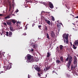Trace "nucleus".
Returning <instances> with one entry per match:
<instances>
[{"instance_id":"nucleus-1","label":"nucleus","mask_w":78,"mask_h":78,"mask_svg":"<svg viewBox=\"0 0 78 78\" xmlns=\"http://www.w3.org/2000/svg\"><path fill=\"white\" fill-rule=\"evenodd\" d=\"M72 57L71 55H68V57H67V59H66V61H69V62L67 65V66L69 69H70V64H72V61L73 60Z\"/></svg>"},{"instance_id":"nucleus-2","label":"nucleus","mask_w":78,"mask_h":78,"mask_svg":"<svg viewBox=\"0 0 78 78\" xmlns=\"http://www.w3.org/2000/svg\"><path fill=\"white\" fill-rule=\"evenodd\" d=\"M27 60L29 62H32L34 61L33 58H32L31 56L30 55H27Z\"/></svg>"},{"instance_id":"nucleus-3","label":"nucleus","mask_w":78,"mask_h":78,"mask_svg":"<svg viewBox=\"0 0 78 78\" xmlns=\"http://www.w3.org/2000/svg\"><path fill=\"white\" fill-rule=\"evenodd\" d=\"M68 37H69L68 34H64L63 37L64 38V39H66V44H68V43H69V41H68Z\"/></svg>"},{"instance_id":"nucleus-4","label":"nucleus","mask_w":78,"mask_h":78,"mask_svg":"<svg viewBox=\"0 0 78 78\" xmlns=\"http://www.w3.org/2000/svg\"><path fill=\"white\" fill-rule=\"evenodd\" d=\"M48 4V5L49 6V8H50L51 9H53V8H54L53 5V4L51 3V2H49Z\"/></svg>"},{"instance_id":"nucleus-5","label":"nucleus","mask_w":78,"mask_h":78,"mask_svg":"<svg viewBox=\"0 0 78 78\" xmlns=\"http://www.w3.org/2000/svg\"><path fill=\"white\" fill-rule=\"evenodd\" d=\"M11 64H12V63H10V65H8L6 66H5V68H6V70H9V69L11 68V66H12Z\"/></svg>"},{"instance_id":"nucleus-6","label":"nucleus","mask_w":78,"mask_h":78,"mask_svg":"<svg viewBox=\"0 0 78 78\" xmlns=\"http://www.w3.org/2000/svg\"><path fill=\"white\" fill-rule=\"evenodd\" d=\"M51 37H52V38H54V37H55V33H54V32L53 31L51 32Z\"/></svg>"},{"instance_id":"nucleus-7","label":"nucleus","mask_w":78,"mask_h":78,"mask_svg":"<svg viewBox=\"0 0 78 78\" xmlns=\"http://www.w3.org/2000/svg\"><path fill=\"white\" fill-rule=\"evenodd\" d=\"M35 69L36 70L37 72H40L41 71V68L40 67H36L35 68Z\"/></svg>"},{"instance_id":"nucleus-8","label":"nucleus","mask_w":78,"mask_h":78,"mask_svg":"<svg viewBox=\"0 0 78 78\" xmlns=\"http://www.w3.org/2000/svg\"><path fill=\"white\" fill-rule=\"evenodd\" d=\"M11 22H12L13 23H15L17 22V20H16L12 19L10 20Z\"/></svg>"},{"instance_id":"nucleus-9","label":"nucleus","mask_w":78,"mask_h":78,"mask_svg":"<svg viewBox=\"0 0 78 78\" xmlns=\"http://www.w3.org/2000/svg\"><path fill=\"white\" fill-rule=\"evenodd\" d=\"M27 2L29 3V2H30V3H34L35 2V0H27Z\"/></svg>"},{"instance_id":"nucleus-10","label":"nucleus","mask_w":78,"mask_h":78,"mask_svg":"<svg viewBox=\"0 0 78 78\" xmlns=\"http://www.w3.org/2000/svg\"><path fill=\"white\" fill-rule=\"evenodd\" d=\"M45 21L46 22V23L48 24V25H50V21L49 20H48L47 19L45 20Z\"/></svg>"},{"instance_id":"nucleus-11","label":"nucleus","mask_w":78,"mask_h":78,"mask_svg":"<svg viewBox=\"0 0 78 78\" xmlns=\"http://www.w3.org/2000/svg\"><path fill=\"white\" fill-rule=\"evenodd\" d=\"M60 48V50L61 51L62 49H63V46L62 45H60L59 46Z\"/></svg>"},{"instance_id":"nucleus-12","label":"nucleus","mask_w":78,"mask_h":78,"mask_svg":"<svg viewBox=\"0 0 78 78\" xmlns=\"http://www.w3.org/2000/svg\"><path fill=\"white\" fill-rule=\"evenodd\" d=\"M12 33L11 31H9V37H12Z\"/></svg>"},{"instance_id":"nucleus-13","label":"nucleus","mask_w":78,"mask_h":78,"mask_svg":"<svg viewBox=\"0 0 78 78\" xmlns=\"http://www.w3.org/2000/svg\"><path fill=\"white\" fill-rule=\"evenodd\" d=\"M10 31H11L12 32V31H15V30H16V29H13V27H10Z\"/></svg>"},{"instance_id":"nucleus-14","label":"nucleus","mask_w":78,"mask_h":78,"mask_svg":"<svg viewBox=\"0 0 78 78\" xmlns=\"http://www.w3.org/2000/svg\"><path fill=\"white\" fill-rule=\"evenodd\" d=\"M51 54L49 53V52H48L47 53V58H49L50 56H51Z\"/></svg>"},{"instance_id":"nucleus-15","label":"nucleus","mask_w":78,"mask_h":78,"mask_svg":"<svg viewBox=\"0 0 78 78\" xmlns=\"http://www.w3.org/2000/svg\"><path fill=\"white\" fill-rule=\"evenodd\" d=\"M7 25H11L12 24V23H11V21H10L7 22Z\"/></svg>"},{"instance_id":"nucleus-16","label":"nucleus","mask_w":78,"mask_h":78,"mask_svg":"<svg viewBox=\"0 0 78 78\" xmlns=\"http://www.w3.org/2000/svg\"><path fill=\"white\" fill-rule=\"evenodd\" d=\"M56 63L57 64H59L60 63H61V61L57 59L56 61Z\"/></svg>"},{"instance_id":"nucleus-17","label":"nucleus","mask_w":78,"mask_h":78,"mask_svg":"<svg viewBox=\"0 0 78 78\" xmlns=\"http://www.w3.org/2000/svg\"><path fill=\"white\" fill-rule=\"evenodd\" d=\"M33 46L34 47V48H35V49H36L37 48V45L35 44H33Z\"/></svg>"},{"instance_id":"nucleus-18","label":"nucleus","mask_w":78,"mask_h":78,"mask_svg":"<svg viewBox=\"0 0 78 78\" xmlns=\"http://www.w3.org/2000/svg\"><path fill=\"white\" fill-rule=\"evenodd\" d=\"M9 2V6H12V4H11V2L10 1H8Z\"/></svg>"},{"instance_id":"nucleus-19","label":"nucleus","mask_w":78,"mask_h":78,"mask_svg":"<svg viewBox=\"0 0 78 78\" xmlns=\"http://www.w3.org/2000/svg\"><path fill=\"white\" fill-rule=\"evenodd\" d=\"M60 60L61 61V62H63V57L62 56H61V57H60Z\"/></svg>"},{"instance_id":"nucleus-20","label":"nucleus","mask_w":78,"mask_h":78,"mask_svg":"<svg viewBox=\"0 0 78 78\" xmlns=\"http://www.w3.org/2000/svg\"><path fill=\"white\" fill-rule=\"evenodd\" d=\"M74 44L75 45H76V46L77 45L78 46V41H75V42H74Z\"/></svg>"},{"instance_id":"nucleus-21","label":"nucleus","mask_w":78,"mask_h":78,"mask_svg":"<svg viewBox=\"0 0 78 78\" xmlns=\"http://www.w3.org/2000/svg\"><path fill=\"white\" fill-rule=\"evenodd\" d=\"M11 8H12V6H9V11H11Z\"/></svg>"},{"instance_id":"nucleus-22","label":"nucleus","mask_w":78,"mask_h":78,"mask_svg":"<svg viewBox=\"0 0 78 78\" xmlns=\"http://www.w3.org/2000/svg\"><path fill=\"white\" fill-rule=\"evenodd\" d=\"M9 18H10V16H7L5 17V19H9Z\"/></svg>"},{"instance_id":"nucleus-23","label":"nucleus","mask_w":78,"mask_h":78,"mask_svg":"<svg viewBox=\"0 0 78 78\" xmlns=\"http://www.w3.org/2000/svg\"><path fill=\"white\" fill-rule=\"evenodd\" d=\"M73 49H75V50L76 49V48H77V47H75V45L74 44H73Z\"/></svg>"},{"instance_id":"nucleus-24","label":"nucleus","mask_w":78,"mask_h":78,"mask_svg":"<svg viewBox=\"0 0 78 78\" xmlns=\"http://www.w3.org/2000/svg\"><path fill=\"white\" fill-rule=\"evenodd\" d=\"M57 26L58 28H60V27H61V25H60L59 24H58L57 25Z\"/></svg>"},{"instance_id":"nucleus-25","label":"nucleus","mask_w":78,"mask_h":78,"mask_svg":"<svg viewBox=\"0 0 78 78\" xmlns=\"http://www.w3.org/2000/svg\"><path fill=\"white\" fill-rule=\"evenodd\" d=\"M47 38L48 39H50V38L49 37V35H48V33H47Z\"/></svg>"},{"instance_id":"nucleus-26","label":"nucleus","mask_w":78,"mask_h":78,"mask_svg":"<svg viewBox=\"0 0 78 78\" xmlns=\"http://www.w3.org/2000/svg\"><path fill=\"white\" fill-rule=\"evenodd\" d=\"M56 49L57 51H58V52H59L60 50H59V47H57V48H56Z\"/></svg>"},{"instance_id":"nucleus-27","label":"nucleus","mask_w":78,"mask_h":78,"mask_svg":"<svg viewBox=\"0 0 78 78\" xmlns=\"http://www.w3.org/2000/svg\"><path fill=\"white\" fill-rule=\"evenodd\" d=\"M77 62V61L76 60H74V64H76Z\"/></svg>"},{"instance_id":"nucleus-28","label":"nucleus","mask_w":78,"mask_h":78,"mask_svg":"<svg viewBox=\"0 0 78 78\" xmlns=\"http://www.w3.org/2000/svg\"><path fill=\"white\" fill-rule=\"evenodd\" d=\"M74 60H77V58H76V56H74Z\"/></svg>"},{"instance_id":"nucleus-29","label":"nucleus","mask_w":78,"mask_h":78,"mask_svg":"<svg viewBox=\"0 0 78 78\" xmlns=\"http://www.w3.org/2000/svg\"><path fill=\"white\" fill-rule=\"evenodd\" d=\"M44 69H45L46 71H47V70H48V68L46 67V68H44Z\"/></svg>"},{"instance_id":"nucleus-30","label":"nucleus","mask_w":78,"mask_h":78,"mask_svg":"<svg viewBox=\"0 0 78 78\" xmlns=\"http://www.w3.org/2000/svg\"><path fill=\"white\" fill-rule=\"evenodd\" d=\"M45 30L46 31H47V30H48V28H47V26H46L45 27Z\"/></svg>"},{"instance_id":"nucleus-31","label":"nucleus","mask_w":78,"mask_h":78,"mask_svg":"<svg viewBox=\"0 0 78 78\" xmlns=\"http://www.w3.org/2000/svg\"><path fill=\"white\" fill-rule=\"evenodd\" d=\"M52 21H55V18H54V17H52Z\"/></svg>"},{"instance_id":"nucleus-32","label":"nucleus","mask_w":78,"mask_h":78,"mask_svg":"<svg viewBox=\"0 0 78 78\" xmlns=\"http://www.w3.org/2000/svg\"><path fill=\"white\" fill-rule=\"evenodd\" d=\"M8 34H9V33L8 32H6V35L7 36H8Z\"/></svg>"},{"instance_id":"nucleus-33","label":"nucleus","mask_w":78,"mask_h":78,"mask_svg":"<svg viewBox=\"0 0 78 78\" xmlns=\"http://www.w3.org/2000/svg\"><path fill=\"white\" fill-rule=\"evenodd\" d=\"M3 25H6V23H3Z\"/></svg>"},{"instance_id":"nucleus-34","label":"nucleus","mask_w":78,"mask_h":78,"mask_svg":"<svg viewBox=\"0 0 78 78\" xmlns=\"http://www.w3.org/2000/svg\"><path fill=\"white\" fill-rule=\"evenodd\" d=\"M38 75L39 76H40V77H41V74H40V73H38Z\"/></svg>"},{"instance_id":"nucleus-35","label":"nucleus","mask_w":78,"mask_h":78,"mask_svg":"<svg viewBox=\"0 0 78 78\" xmlns=\"http://www.w3.org/2000/svg\"><path fill=\"white\" fill-rule=\"evenodd\" d=\"M14 0H12V3L13 4L14 3Z\"/></svg>"},{"instance_id":"nucleus-36","label":"nucleus","mask_w":78,"mask_h":78,"mask_svg":"<svg viewBox=\"0 0 78 78\" xmlns=\"http://www.w3.org/2000/svg\"><path fill=\"white\" fill-rule=\"evenodd\" d=\"M41 25H39L38 26V27L40 29V28H41Z\"/></svg>"},{"instance_id":"nucleus-37","label":"nucleus","mask_w":78,"mask_h":78,"mask_svg":"<svg viewBox=\"0 0 78 78\" xmlns=\"http://www.w3.org/2000/svg\"><path fill=\"white\" fill-rule=\"evenodd\" d=\"M73 72H74V73H75V72H76V71H75V70H73Z\"/></svg>"},{"instance_id":"nucleus-38","label":"nucleus","mask_w":78,"mask_h":78,"mask_svg":"<svg viewBox=\"0 0 78 78\" xmlns=\"http://www.w3.org/2000/svg\"><path fill=\"white\" fill-rule=\"evenodd\" d=\"M43 12H44L43 11H42L41 12V15H42V13H43Z\"/></svg>"},{"instance_id":"nucleus-39","label":"nucleus","mask_w":78,"mask_h":78,"mask_svg":"<svg viewBox=\"0 0 78 78\" xmlns=\"http://www.w3.org/2000/svg\"><path fill=\"white\" fill-rule=\"evenodd\" d=\"M4 16V15L1 14H0V16L1 17H2V16Z\"/></svg>"},{"instance_id":"nucleus-40","label":"nucleus","mask_w":78,"mask_h":78,"mask_svg":"<svg viewBox=\"0 0 78 78\" xmlns=\"http://www.w3.org/2000/svg\"><path fill=\"white\" fill-rule=\"evenodd\" d=\"M65 39L64 40V43H66V39Z\"/></svg>"},{"instance_id":"nucleus-41","label":"nucleus","mask_w":78,"mask_h":78,"mask_svg":"<svg viewBox=\"0 0 78 78\" xmlns=\"http://www.w3.org/2000/svg\"><path fill=\"white\" fill-rule=\"evenodd\" d=\"M73 68V66L72 65L71 67V70H72Z\"/></svg>"},{"instance_id":"nucleus-42","label":"nucleus","mask_w":78,"mask_h":78,"mask_svg":"<svg viewBox=\"0 0 78 78\" xmlns=\"http://www.w3.org/2000/svg\"><path fill=\"white\" fill-rule=\"evenodd\" d=\"M58 24H60V25H62V26L63 25H62V23H58Z\"/></svg>"},{"instance_id":"nucleus-43","label":"nucleus","mask_w":78,"mask_h":78,"mask_svg":"<svg viewBox=\"0 0 78 78\" xmlns=\"http://www.w3.org/2000/svg\"><path fill=\"white\" fill-rule=\"evenodd\" d=\"M23 35H25V36H26V35H27V34H26V33H24V34H23Z\"/></svg>"},{"instance_id":"nucleus-44","label":"nucleus","mask_w":78,"mask_h":78,"mask_svg":"<svg viewBox=\"0 0 78 78\" xmlns=\"http://www.w3.org/2000/svg\"><path fill=\"white\" fill-rule=\"evenodd\" d=\"M66 75H67V76H68V77L70 76V75H69L68 74H66Z\"/></svg>"},{"instance_id":"nucleus-45","label":"nucleus","mask_w":78,"mask_h":78,"mask_svg":"<svg viewBox=\"0 0 78 78\" xmlns=\"http://www.w3.org/2000/svg\"><path fill=\"white\" fill-rule=\"evenodd\" d=\"M65 6L66 8H68V7H67L68 6L67 5V4H66Z\"/></svg>"},{"instance_id":"nucleus-46","label":"nucleus","mask_w":78,"mask_h":78,"mask_svg":"<svg viewBox=\"0 0 78 78\" xmlns=\"http://www.w3.org/2000/svg\"><path fill=\"white\" fill-rule=\"evenodd\" d=\"M3 73V71H1V72H0V74H1V73Z\"/></svg>"},{"instance_id":"nucleus-47","label":"nucleus","mask_w":78,"mask_h":78,"mask_svg":"<svg viewBox=\"0 0 78 78\" xmlns=\"http://www.w3.org/2000/svg\"><path fill=\"white\" fill-rule=\"evenodd\" d=\"M30 75L29 74L28 75V78H30Z\"/></svg>"},{"instance_id":"nucleus-48","label":"nucleus","mask_w":78,"mask_h":78,"mask_svg":"<svg viewBox=\"0 0 78 78\" xmlns=\"http://www.w3.org/2000/svg\"><path fill=\"white\" fill-rule=\"evenodd\" d=\"M75 18H76L77 19H78V16H77L76 17H75Z\"/></svg>"},{"instance_id":"nucleus-49","label":"nucleus","mask_w":78,"mask_h":78,"mask_svg":"<svg viewBox=\"0 0 78 78\" xmlns=\"http://www.w3.org/2000/svg\"><path fill=\"white\" fill-rule=\"evenodd\" d=\"M31 51H34V50L33 49H32L31 50Z\"/></svg>"},{"instance_id":"nucleus-50","label":"nucleus","mask_w":78,"mask_h":78,"mask_svg":"<svg viewBox=\"0 0 78 78\" xmlns=\"http://www.w3.org/2000/svg\"><path fill=\"white\" fill-rule=\"evenodd\" d=\"M19 11V10H16V12H18Z\"/></svg>"},{"instance_id":"nucleus-51","label":"nucleus","mask_w":78,"mask_h":78,"mask_svg":"<svg viewBox=\"0 0 78 78\" xmlns=\"http://www.w3.org/2000/svg\"><path fill=\"white\" fill-rule=\"evenodd\" d=\"M34 25H35L34 24H32V27H34Z\"/></svg>"},{"instance_id":"nucleus-52","label":"nucleus","mask_w":78,"mask_h":78,"mask_svg":"<svg viewBox=\"0 0 78 78\" xmlns=\"http://www.w3.org/2000/svg\"><path fill=\"white\" fill-rule=\"evenodd\" d=\"M14 3H13V4H12V6L13 7L14 6Z\"/></svg>"},{"instance_id":"nucleus-53","label":"nucleus","mask_w":78,"mask_h":78,"mask_svg":"<svg viewBox=\"0 0 78 78\" xmlns=\"http://www.w3.org/2000/svg\"><path fill=\"white\" fill-rule=\"evenodd\" d=\"M72 24H73V25H74V26H75V24H74V23H72Z\"/></svg>"},{"instance_id":"nucleus-54","label":"nucleus","mask_w":78,"mask_h":78,"mask_svg":"<svg viewBox=\"0 0 78 78\" xmlns=\"http://www.w3.org/2000/svg\"><path fill=\"white\" fill-rule=\"evenodd\" d=\"M0 34H1L2 36V34L0 33Z\"/></svg>"},{"instance_id":"nucleus-55","label":"nucleus","mask_w":78,"mask_h":78,"mask_svg":"<svg viewBox=\"0 0 78 78\" xmlns=\"http://www.w3.org/2000/svg\"><path fill=\"white\" fill-rule=\"evenodd\" d=\"M71 15H72V16L73 17H74V16L72 14H71Z\"/></svg>"},{"instance_id":"nucleus-56","label":"nucleus","mask_w":78,"mask_h":78,"mask_svg":"<svg viewBox=\"0 0 78 78\" xmlns=\"http://www.w3.org/2000/svg\"><path fill=\"white\" fill-rule=\"evenodd\" d=\"M70 44L71 45H72V43H70Z\"/></svg>"},{"instance_id":"nucleus-57","label":"nucleus","mask_w":78,"mask_h":78,"mask_svg":"<svg viewBox=\"0 0 78 78\" xmlns=\"http://www.w3.org/2000/svg\"><path fill=\"white\" fill-rule=\"evenodd\" d=\"M53 73H55V71H53Z\"/></svg>"},{"instance_id":"nucleus-58","label":"nucleus","mask_w":78,"mask_h":78,"mask_svg":"<svg viewBox=\"0 0 78 78\" xmlns=\"http://www.w3.org/2000/svg\"><path fill=\"white\" fill-rule=\"evenodd\" d=\"M66 12H68V10H67Z\"/></svg>"},{"instance_id":"nucleus-59","label":"nucleus","mask_w":78,"mask_h":78,"mask_svg":"<svg viewBox=\"0 0 78 78\" xmlns=\"http://www.w3.org/2000/svg\"><path fill=\"white\" fill-rule=\"evenodd\" d=\"M26 1H27V0H26Z\"/></svg>"},{"instance_id":"nucleus-60","label":"nucleus","mask_w":78,"mask_h":78,"mask_svg":"<svg viewBox=\"0 0 78 78\" xmlns=\"http://www.w3.org/2000/svg\"><path fill=\"white\" fill-rule=\"evenodd\" d=\"M0 19H1V18L0 17Z\"/></svg>"},{"instance_id":"nucleus-61","label":"nucleus","mask_w":78,"mask_h":78,"mask_svg":"<svg viewBox=\"0 0 78 78\" xmlns=\"http://www.w3.org/2000/svg\"><path fill=\"white\" fill-rule=\"evenodd\" d=\"M51 25H52V24H51Z\"/></svg>"},{"instance_id":"nucleus-62","label":"nucleus","mask_w":78,"mask_h":78,"mask_svg":"<svg viewBox=\"0 0 78 78\" xmlns=\"http://www.w3.org/2000/svg\"><path fill=\"white\" fill-rule=\"evenodd\" d=\"M40 78H42V77H41Z\"/></svg>"},{"instance_id":"nucleus-63","label":"nucleus","mask_w":78,"mask_h":78,"mask_svg":"<svg viewBox=\"0 0 78 78\" xmlns=\"http://www.w3.org/2000/svg\"><path fill=\"white\" fill-rule=\"evenodd\" d=\"M41 74H42V73H41Z\"/></svg>"}]
</instances>
